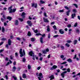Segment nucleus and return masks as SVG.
I'll return each instance as SVG.
<instances>
[{
  "label": "nucleus",
  "instance_id": "nucleus-1",
  "mask_svg": "<svg viewBox=\"0 0 80 80\" xmlns=\"http://www.w3.org/2000/svg\"><path fill=\"white\" fill-rule=\"evenodd\" d=\"M19 53L20 54V57H22L23 56H25V50H23L22 52V49H20L19 50Z\"/></svg>",
  "mask_w": 80,
  "mask_h": 80
},
{
  "label": "nucleus",
  "instance_id": "nucleus-2",
  "mask_svg": "<svg viewBox=\"0 0 80 80\" xmlns=\"http://www.w3.org/2000/svg\"><path fill=\"white\" fill-rule=\"evenodd\" d=\"M67 71H63L62 72V73H61V77H62V78H64V77H65V73H67V72H68L69 73V72H70V69L69 68H68L67 69Z\"/></svg>",
  "mask_w": 80,
  "mask_h": 80
},
{
  "label": "nucleus",
  "instance_id": "nucleus-3",
  "mask_svg": "<svg viewBox=\"0 0 80 80\" xmlns=\"http://www.w3.org/2000/svg\"><path fill=\"white\" fill-rule=\"evenodd\" d=\"M12 6H10L8 8V10H9V13H14V12L16 11V9L14 8L13 9H12Z\"/></svg>",
  "mask_w": 80,
  "mask_h": 80
},
{
  "label": "nucleus",
  "instance_id": "nucleus-4",
  "mask_svg": "<svg viewBox=\"0 0 80 80\" xmlns=\"http://www.w3.org/2000/svg\"><path fill=\"white\" fill-rule=\"evenodd\" d=\"M28 55H29L30 56H31V57L33 56L32 57V59L34 60H35V56L34 55V53L32 51H30L29 52Z\"/></svg>",
  "mask_w": 80,
  "mask_h": 80
},
{
  "label": "nucleus",
  "instance_id": "nucleus-5",
  "mask_svg": "<svg viewBox=\"0 0 80 80\" xmlns=\"http://www.w3.org/2000/svg\"><path fill=\"white\" fill-rule=\"evenodd\" d=\"M42 37L40 38V42L41 43L43 44V38L42 37H44L45 36V34H43V35H41Z\"/></svg>",
  "mask_w": 80,
  "mask_h": 80
},
{
  "label": "nucleus",
  "instance_id": "nucleus-6",
  "mask_svg": "<svg viewBox=\"0 0 80 80\" xmlns=\"http://www.w3.org/2000/svg\"><path fill=\"white\" fill-rule=\"evenodd\" d=\"M37 77H39L40 78H43V75H42V73L41 72L38 75V73L37 72L36 74Z\"/></svg>",
  "mask_w": 80,
  "mask_h": 80
},
{
  "label": "nucleus",
  "instance_id": "nucleus-7",
  "mask_svg": "<svg viewBox=\"0 0 80 80\" xmlns=\"http://www.w3.org/2000/svg\"><path fill=\"white\" fill-rule=\"evenodd\" d=\"M43 20L44 22L46 23H48L49 22V21L47 18H43Z\"/></svg>",
  "mask_w": 80,
  "mask_h": 80
},
{
  "label": "nucleus",
  "instance_id": "nucleus-8",
  "mask_svg": "<svg viewBox=\"0 0 80 80\" xmlns=\"http://www.w3.org/2000/svg\"><path fill=\"white\" fill-rule=\"evenodd\" d=\"M32 7H34V8H37V3H32Z\"/></svg>",
  "mask_w": 80,
  "mask_h": 80
},
{
  "label": "nucleus",
  "instance_id": "nucleus-9",
  "mask_svg": "<svg viewBox=\"0 0 80 80\" xmlns=\"http://www.w3.org/2000/svg\"><path fill=\"white\" fill-rule=\"evenodd\" d=\"M27 23L28 24L29 26L31 27L32 25V23L31 22V21H27Z\"/></svg>",
  "mask_w": 80,
  "mask_h": 80
},
{
  "label": "nucleus",
  "instance_id": "nucleus-10",
  "mask_svg": "<svg viewBox=\"0 0 80 80\" xmlns=\"http://www.w3.org/2000/svg\"><path fill=\"white\" fill-rule=\"evenodd\" d=\"M57 68V66L56 65H53L52 67L51 68V70H55L56 68Z\"/></svg>",
  "mask_w": 80,
  "mask_h": 80
},
{
  "label": "nucleus",
  "instance_id": "nucleus-11",
  "mask_svg": "<svg viewBox=\"0 0 80 80\" xmlns=\"http://www.w3.org/2000/svg\"><path fill=\"white\" fill-rule=\"evenodd\" d=\"M27 15V13H25V12H23L22 13V14L21 15V16L22 17V18H25V16Z\"/></svg>",
  "mask_w": 80,
  "mask_h": 80
},
{
  "label": "nucleus",
  "instance_id": "nucleus-12",
  "mask_svg": "<svg viewBox=\"0 0 80 80\" xmlns=\"http://www.w3.org/2000/svg\"><path fill=\"white\" fill-rule=\"evenodd\" d=\"M70 12H71V11H70V10H68L67 12H66L67 15V16H69V15Z\"/></svg>",
  "mask_w": 80,
  "mask_h": 80
},
{
  "label": "nucleus",
  "instance_id": "nucleus-13",
  "mask_svg": "<svg viewBox=\"0 0 80 80\" xmlns=\"http://www.w3.org/2000/svg\"><path fill=\"white\" fill-rule=\"evenodd\" d=\"M59 32L61 34H63L64 33V32L63 31V30L61 29L59 30Z\"/></svg>",
  "mask_w": 80,
  "mask_h": 80
},
{
  "label": "nucleus",
  "instance_id": "nucleus-14",
  "mask_svg": "<svg viewBox=\"0 0 80 80\" xmlns=\"http://www.w3.org/2000/svg\"><path fill=\"white\" fill-rule=\"evenodd\" d=\"M49 78H51L50 80H53V79H54L55 78L53 75H52L50 77H49Z\"/></svg>",
  "mask_w": 80,
  "mask_h": 80
},
{
  "label": "nucleus",
  "instance_id": "nucleus-15",
  "mask_svg": "<svg viewBox=\"0 0 80 80\" xmlns=\"http://www.w3.org/2000/svg\"><path fill=\"white\" fill-rule=\"evenodd\" d=\"M8 43L9 45H11V43H12V41L10 39L8 40Z\"/></svg>",
  "mask_w": 80,
  "mask_h": 80
},
{
  "label": "nucleus",
  "instance_id": "nucleus-16",
  "mask_svg": "<svg viewBox=\"0 0 80 80\" xmlns=\"http://www.w3.org/2000/svg\"><path fill=\"white\" fill-rule=\"evenodd\" d=\"M15 24L16 25H18V20L15 21Z\"/></svg>",
  "mask_w": 80,
  "mask_h": 80
},
{
  "label": "nucleus",
  "instance_id": "nucleus-17",
  "mask_svg": "<svg viewBox=\"0 0 80 80\" xmlns=\"http://www.w3.org/2000/svg\"><path fill=\"white\" fill-rule=\"evenodd\" d=\"M47 31L48 32H50V26H49V25H48V26H47Z\"/></svg>",
  "mask_w": 80,
  "mask_h": 80
},
{
  "label": "nucleus",
  "instance_id": "nucleus-18",
  "mask_svg": "<svg viewBox=\"0 0 80 80\" xmlns=\"http://www.w3.org/2000/svg\"><path fill=\"white\" fill-rule=\"evenodd\" d=\"M67 62H69L70 63H71V62H72V59L70 58H68L67 60Z\"/></svg>",
  "mask_w": 80,
  "mask_h": 80
},
{
  "label": "nucleus",
  "instance_id": "nucleus-19",
  "mask_svg": "<svg viewBox=\"0 0 80 80\" xmlns=\"http://www.w3.org/2000/svg\"><path fill=\"white\" fill-rule=\"evenodd\" d=\"M17 69V68H16V67H13V68L12 71V72H14Z\"/></svg>",
  "mask_w": 80,
  "mask_h": 80
},
{
  "label": "nucleus",
  "instance_id": "nucleus-20",
  "mask_svg": "<svg viewBox=\"0 0 80 80\" xmlns=\"http://www.w3.org/2000/svg\"><path fill=\"white\" fill-rule=\"evenodd\" d=\"M76 16L75 14H72L71 15L72 18H74V17H75Z\"/></svg>",
  "mask_w": 80,
  "mask_h": 80
},
{
  "label": "nucleus",
  "instance_id": "nucleus-21",
  "mask_svg": "<svg viewBox=\"0 0 80 80\" xmlns=\"http://www.w3.org/2000/svg\"><path fill=\"white\" fill-rule=\"evenodd\" d=\"M77 42H78V41L77 40H74V44L76 45V44H77Z\"/></svg>",
  "mask_w": 80,
  "mask_h": 80
},
{
  "label": "nucleus",
  "instance_id": "nucleus-22",
  "mask_svg": "<svg viewBox=\"0 0 80 80\" xmlns=\"http://www.w3.org/2000/svg\"><path fill=\"white\" fill-rule=\"evenodd\" d=\"M22 77L23 78H26V74H22Z\"/></svg>",
  "mask_w": 80,
  "mask_h": 80
},
{
  "label": "nucleus",
  "instance_id": "nucleus-23",
  "mask_svg": "<svg viewBox=\"0 0 80 80\" xmlns=\"http://www.w3.org/2000/svg\"><path fill=\"white\" fill-rule=\"evenodd\" d=\"M40 3L42 4H43V3H45V1H43L41 0L40 1Z\"/></svg>",
  "mask_w": 80,
  "mask_h": 80
},
{
  "label": "nucleus",
  "instance_id": "nucleus-24",
  "mask_svg": "<svg viewBox=\"0 0 80 80\" xmlns=\"http://www.w3.org/2000/svg\"><path fill=\"white\" fill-rule=\"evenodd\" d=\"M7 19L9 20V21H11V20H12V17H8L7 18Z\"/></svg>",
  "mask_w": 80,
  "mask_h": 80
},
{
  "label": "nucleus",
  "instance_id": "nucleus-25",
  "mask_svg": "<svg viewBox=\"0 0 80 80\" xmlns=\"http://www.w3.org/2000/svg\"><path fill=\"white\" fill-rule=\"evenodd\" d=\"M52 27L54 28V30H57V27L55 25H54Z\"/></svg>",
  "mask_w": 80,
  "mask_h": 80
},
{
  "label": "nucleus",
  "instance_id": "nucleus-26",
  "mask_svg": "<svg viewBox=\"0 0 80 80\" xmlns=\"http://www.w3.org/2000/svg\"><path fill=\"white\" fill-rule=\"evenodd\" d=\"M44 16H45V17L46 18H47V17H48V16H47V14L45 12H44Z\"/></svg>",
  "mask_w": 80,
  "mask_h": 80
},
{
  "label": "nucleus",
  "instance_id": "nucleus-27",
  "mask_svg": "<svg viewBox=\"0 0 80 80\" xmlns=\"http://www.w3.org/2000/svg\"><path fill=\"white\" fill-rule=\"evenodd\" d=\"M60 47L61 48H62V50H63L65 49V48L63 46H61Z\"/></svg>",
  "mask_w": 80,
  "mask_h": 80
},
{
  "label": "nucleus",
  "instance_id": "nucleus-28",
  "mask_svg": "<svg viewBox=\"0 0 80 80\" xmlns=\"http://www.w3.org/2000/svg\"><path fill=\"white\" fill-rule=\"evenodd\" d=\"M26 60V59H25V58H22V61L23 62H25Z\"/></svg>",
  "mask_w": 80,
  "mask_h": 80
},
{
  "label": "nucleus",
  "instance_id": "nucleus-29",
  "mask_svg": "<svg viewBox=\"0 0 80 80\" xmlns=\"http://www.w3.org/2000/svg\"><path fill=\"white\" fill-rule=\"evenodd\" d=\"M12 77L14 78V80H17V78L16 77H15V76H13Z\"/></svg>",
  "mask_w": 80,
  "mask_h": 80
},
{
  "label": "nucleus",
  "instance_id": "nucleus-30",
  "mask_svg": "<svg viewBox=\"0 0 80 80\" xmlns=\"http://www.w3.org/2000/svg\"><path fill=\"white\" fill-rule=\"evenodd\" d=\"M65 45L68 47H70V45L69 44H68V43H66Z\"/></svg>",
  "mask_w": 80,
  "mask_h": 80
},
{
  "label": "nucleus",
  "instance_id": "nucleus-31",
  "mask_svg": "<svg viewBox=\"0 0 80 80\" xmlns=\"http://www.w3.org/2000/svg\"><path fill=\"white\" fill-rule=\"evenodd\" d=\"M2 32H4L5 31V28H4V27H3L2 28Z\"/></svg>",
  "mask_w": 80,
  "mask_h": 80
},
{
  "label": "nucleus",
  "instance_id": "nucleus-32",
  "mask_svg": "<svg viewBox=\"0 0 80 80\" xmlns=\"http://www.w3.org/2000/svg\"><path fill=\"white\" fill-rule=\"evenodd\" d=\"M28 36H31V33L30 31H29L28 32Z\"/></svg>",
  "mask_w": 80,
  "mask_h": 80
},
{
  "label": "nucleus",
  "instance_id": "nucleus-33",
  "mask_svg": "<svg viewBox=\"0 0 80 80\" xmlns=\"http://www.w3.org/2000/svg\"><path fill=\"white\" fill-rule=\"evenodd\" d=\"M42 52V53H44V54H47V52L45 50L43 51Z\"/></svg>",
  "mask_w": 80,
  "mask_h": 80
},
{
  "label": "nucleus",
  "instance_id": "nucleus-34",
  "mask_svg": "<svg viewBox=\"0 0 80 80\" xmlns=\"http://www.w3.org/2000/svg\"><path fill=\"white\" fill-rule=\"evenodd\" d=\"M59 12H60V13H63V12H64V11L63 10V9L62 10H60L59 11Z\"/></svg>",
  "mask_w": 80,
  "mask_h": 80
},
{
  "label": "nucleus",
  "instance_id": "nucleus-35",
  "mask_svg": "<svg viewBox=\"0 0 80 80\" xmlns=\"http://www.w3.org/2000/svg\"><path fill=\"white\" fill-rule=\"evenodd\" d=\"M28 69H30L31 68V66H30V65H28Z\"/></svg>",
  "mask_w": 80,
  "mask_h": 80
},
{
  "label": "nucleus",
  "instance_id": "nucleus-36",
  "mask_svg": "<svg viewBox=\"0 0 80 80\" xmlns=\"http://www.w3.org/2000/svg\"><path fill=\"white\" fill-rule=\"evenodd\" d=\"M36 36H39V35H42V34L40 33H37L36 34Z\"/></svg>",
  "mask_w": 80,
  "mask_h": 80
},
{
  "label": "nucleus",
  "instance_id": "nucleus-37",
  "mask_svg": "<svg viewBox=\"0 0 80 80\" xmlns=\"http://www.w3.org/2000/svg\"><path fill=\"white\" fill-rule=\"evenodd\" d=\"M10 57V58L11 60H12V59H13V56L12 55H11Z\"/></svg>",
  "mask_w": 80,
  "mask_h": 80
},
{
  "label": "nucleus",
  "instance_id": "nucleus-38",
  "mask_svg": "<svg viewBox=\"0 0 80 80\" xmlns=\"http://www.w3.org/2000/svg\"><path fill=\"white\" fill-rule=\"evenodd\" d=\"M73 5H74L75 6V7H76V8H78V5H77L76 4H73Z\"/></svg>",
  "mask_w": 80,
  "mask_h": 80
},
{
  "label": "nucleus",
  "instance_id": "nucleus-39",
  "mask_svg": "<svg viewBox=\"0 0 80 80\" xmlns=\"http://www.w3.org/2000/svg\"><path fill=\"white\" fill-rule=\"evenodd\" d=\"M19 20L21 21V22H23V19L22 18H19Z\"/></svg>",
  "mask_w": 80,
  "mask_h": 80
},
{
  "label": "nucleus",
  "instance_id": "nucleus-40",
  "mask_svg": "<svg viewBox=\"0 0 80 80\" xmlns=\"http://www.w3.org/2000/svg\"><path fill=\"white\" fill-rule=\"evenodd\" d=\"M59 37V35H54L53 36V37H54V38H57V37Z\"/></svg>",
  "mask_w": 80,
  "mask_h": 80
},
{
  "label": "nucleus",
  "instance_id": "nucleus-41",
  "mask_svg": "<svg viewBox=\"0 0 80 80\" xmlns=\"http://www.w3.org/2000/svg\"><path fill=\"white\" fill-rule=\"evenodd\" d=\"M31 40L32 42H34L35 41V38H31Z\"/></svg>",
  "mask_w": 80,
  "mask_h": 80
},
{
  "label": "nucleus",
  "instance_id": "nucleus-42",
  "mask_svg": "<svg viewBox=\"0 0 80 80\" xmlns=\"http://www.w3.org/2000/svg\"><path fill=\"white\" fill-rule=\"evenodd\" d=\"M34 33H37V32H38V30H37V29L34 30Z\"/></svg>",
  "mask_w": 80,
  "mask_h": 80
},
{
  "label": "nucleus",
  "instance_id": "nucleus-43",
  "mask_svg": "<svg viewBox=\"0 0 80 80\" xmlns=\"http://www.w3.org/2000/svg\"><path fill=\"white\" fill-rule=\"evenodd\" d=\"M67 43H70V42H72V41H70V40H68L67 41Z\"/></svg>",
  "mask_w": 80,
  "mask_h": 80
},
{
  "label": "nucleus",
  "instance_id": "nucleus-44",
  "mask_svg": "<svg viewBox=\"0 0 80 80\" xmlns=\"http://www.w3.org/2000/svg\"><path fill=\"white\" fill-rule=\"evenodd\" d=\"M48 38L49 39L50 38V33H49L48 34Z\"/></svg>",
  "mask_w": 80,
  "mask_h": 80
},
{
  "label": "nucleus",
  "instance_id": "nucleus-45",
  "mask_svg": "<svg viewBox=\"0 0 80 80\" xmlns=\"http://www.w3.org/2000/svg\"><path fill=\"white\" fill-rule=\"evenodd\" d=\"M73 12L74 13H76L77 12V10L75 9H73Z\"/></svg>",
  "mask_w": 80,
  "mask_h": 80
},
{
  "label": "nucleus",
  "instance_id": "nucleus-46",
  "mask_svg": "<svg viewBox=\"0 0 80 80\" xmlns=\"http://www.w3.org/2000/svg\"><path fill=\"white\" fill-rule=\"evenodd\" d=\"M64 8H65V9H66L67 10H69V8L67 6H65Z\"/></svg>",
  "mask_w": 80,
  "mask_h": 80
},
{
  "label": "nucleus",
  "instance_id": "nucleus-47",
  "mask_svg": "<svg viewBox=\"0 0 80 80\" xmlns=\"http://www.w3.org/2000/svg\"><path fill=\"white\" fill-rule=\"evenodd\" d=\"M15 57H18V53L16 52L15 53Z\"/></svg>",
  "mask_w": 80,
  "mask_h": 80
},
{
  "label": "nucleus",
  "instance_id": "nucleus-48",
  "mask_svg": "<svg viewBox=\"0 0 80 80\" xmlns=\"http://www.w3.org/2000/svg\"><path fill=\"white\" fill-rule=\"evenodd\" d=\"M61 58H64V56L63 55H62L60 56Z\"/></svg>",
  "mask_w": 80,
  "mask_h": 80
},
{
  "label": "nucleus",
  "instance_id": "nucleus-49",
  "mask_svg": "<svg viewBox=\"0 0 80 80\" xmlns=\"http://www.w3.org/2000/svg\"><path fill=\"white\" fill-rule=\"evenodd\" d=\"M74 27H76L77 26V23L76 22L75 23V25H74Z\"/></svg>",
  "mask_w": 80,
  "mask_h": 80
},
{
  "label": "nucleus",
  "instance_id": "nucleus-50",
  "mask_svg": "<svg viewBox=\"0 0 80 80\" xmlns=\"http://www.w3.org/2000/svg\"><path fill=\"white\" fill-rule=\"evenodd\" d=\"M76 32H78V33H79L80 32V31L79 29H77L76 30Z\"/></svg>",
  "mask_w": 80,
  "mask_h": 80
},
{
  "label": "nucleus",
  "instance_id": "nucleus-51",
  "mask_svg": "<svg viewBox=\"0 0 80 80\" xmlns=\"http://www.w3.org/2000/svg\"><path fill=\"white\" fill-rule=\"evenodd\" d=\"M6 48H8L9 47H8V44H7L6 45Z\"/></svg>",
  "mask_w": 80,
  "mask_h": 80
},
{
  "label": "nucleus",
  "instance_id": "nucleus-52",
  "mask_svg": "<svg viewBox=\"0 0 80 80\" xmlns=\"http://www.w3.org/2000/svg\"><path fill=\"white\" fill-rule=\"evenodd\" d=\"M41 68V67H38V68H37V70H39Z\"/></svg>",
  "mask_w": 80,
  "mask_h": 80
},
{
  "label": "nucleus",
  "instance_id": "nucleus-53",
  "mask_svg": "<svg viewBox=\"0 0 80 80\" xmlns=\"http://www.w3.org/2000/svg\"><path fill=\"white\" fill-rule=\"evenodd\" d=\"M17 40H21V39L20 38L17 37Z\"/></svg>",
  "mask_w": 80,
  "mask_h": 80
},
{
  "label": "nucleus",
  "instance_id": "nucleus-54",
  "mask_svg": "<svg viewBox=\"0 0 80 80\" xmlns=\"http://www.w3.org/2000/svg\"><path fill=\"white\" fill-rule=\"evenodd\" d=\"M8 65H10V62H8L7 63V64H6V66H8Z\"/></svg>",
  "mask_w": 80,
  "mask_h": 80
},
{
  "label": "nucleus",
  "instance_id": "nucleus-55",
  "mask_svg": "<svg viewBox=\"0 0 80 80\" xmlns=\"http://www.w3.org/2000/svg\"><path fill=\"white\" fill-rule=\"evenodd\" d=\"M5 77H6V80H8V76H7V75H6L5 76Z\"/></svg>",
  "mask_w": 80,
  "mask_h": 80
},
{
  "label": "nucleus",
  "instance_id": "nucleus-56",
  "mask_svg": "<svg viewBox=\"0 0 80 80\" xmlns=\"http://www.w3.org/2000/svg\"><path fill=\"white\" fill-rule=\"evenodd\" d=\"M55 24V22H53L51 23V25H53Z\"/></svg>",
  "mask_w": 80,
  "mask_h": 80
},
{
  "label": "nucleus",
  "instance_id": "nucleus-57",
  "mask_svg": "<svg viewBox=\"0 0 80 80\" xmlns=\"http://www.w3.org/2000/svg\"><path fill=\"white\" fill-rule=\"evenodd\" d=\"M3 42H1L0 43V46H1V45H3Z\"/></svg>",
  "mask_w": 80,
  "mask_h": 80
},
{
  "label": "nucleus",
  "instance_id": "nucleus-58",
  "mask_svg": "<svg viewBox=\"0 0 80 80\" xmlns=\"http://www.w3.org/2000/svg\"><path fill=\"white\" fill-rule=\"evenodd\" d=\"M77 58V54H76L74 56V57L73 58V59H75Z\"/></svg>",
  "mask_w": 80,
  "mask_h": 80
},
{
  "label": "nucleus",
  "instance_id": "nucleus-59",
  "mask_svg": "<svg viewBox=\"0 0 80 80\" xmlns=\"http://www.w3.org/2000/svg\"><path fill=\"white\" fill-rule=\"evenodd\" d=\"M2 17L3 18H4V20H5L6 18H5V15H3L2 16Z\"/></svg>",
  "mask_w": 80,
  "mask_h": 80
},
{
  "label": "nucleus",
  "instance_id": "nucleus-60",
  "mask_svg": "<svg viewBox=\"0 0 80 80\" xmlns=\"http://www.w3.org/2000/svg\"><path fill=\"white\" fill-rule=\"evenodd\" d=\"M46 51L47 52H49V49H48V48L46 49Z\"/></svg>",
  "mask_w": 80,
  "mask_h": 80
},
{
  "label": "nucleus",
  "instance_id": "nucleus-61",
  "mask_svg": "<svg viewBox=\"0 0 80 80\" xmlns=\"http://www.w3.org/2000/svg\"><path fill=\"white\" fill-rule=\"evenodd\" d=\"M4 50V49H1L0 50V53H1V52H3V51Z\"/></svg>",
  "mask_w": 80,
  "mask_h": 80
},
{
  "label": "nucleus",
  "instance_id": "nucleus-62",
  "mask_svg": "<svg viewBox=\"0 0 80 80\" xmlns=\"http://www.w3.org/2000/svg\"><path fill=\"white\" fill-rule=\"evenodd\" d=\"M1 20L2 21V22H3L4 21V19L3 18H1Z\"/></svg>",
  "mask_w": 80,
  "mask_h": 80
},
{
  "label": "nucleus",
  "instance_id": "nucleus-63",
  "mask_svg": "<svg viewBox=\"0 0 80 80\" xmlns=\"http://www.w3.org/2000/svg\"><path fill=\"white\" fill-rule=\"evenodd\" d=\"M68 28H70V27H71V24H69L68 25Z\"/></svg>",
  "mask_w": 80,
  "mask_h": 80
},
{
  "label": "nucleus",
  "instance_id": "nucleus-64",
  "mask_svg": "<svg viewBox=\"0 0 80 80\" xmlns=\"http://www.w3.org/2000/svg\"><path fill=\"white\" fill-rule=\"evenodd\" d=\"M6 39L5 38H3L2 39V40H6Z\"/></svg>",
  "mask_w": 80,
  "mask_h": 80
}]
</instances>
